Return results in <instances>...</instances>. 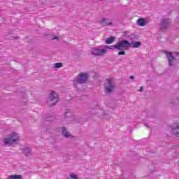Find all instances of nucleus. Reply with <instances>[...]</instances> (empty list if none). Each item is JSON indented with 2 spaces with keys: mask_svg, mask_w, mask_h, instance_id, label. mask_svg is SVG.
<instances>
[{
  "mask_svg": "<svg viewBox=\"0 0 179 179\" xmlns=\"http://www.w3.org/2000/svg\"><path fill=\"white\" fill-rule=\"evenodd\" d=\"M105 50H117L118 55H125L127 53L125 51H124V43H123V40L119 41L117 44L114 45H106L105 47Z\"/></svg>",
  "mask_w": 179,
  "mask_h": 179,
  "instance_id": "f257e3e1",
  "label": "nucleus"
},
{
  "mask_svg": "<svg viewBox=\"0 0 179 179\" xmlns=\"http://www.w3.org/2000/svg\"><path fill=\"white\" fill-rule=\"evenodd\" d=\"M142 45V43L139 41L129 43L127 40H123V50H129L130 47L132 48H139Z\"/></svg>",
  "mask_w": 179,
  "mask_h": 179,
  "instance_id": "f03ea898",
  "label": "nucleus"
},
{
  "mask_svg": "<svg viewBox=\"0 0 179 179\" xmlns=\"http://www.w3.org/2000/svg\"><path fill=\"white\" fill-rule=\"evenodd\" d=\"M58 94L55 93V92L52 91L47 99L46 102L50 107H52L58 103Z\"/></svg>",
  "mask_w": 179,
  "mask_h": 179,
  "instance_id": "7ed1b4c3",
  "label": "nucleus"
},
{
  "mask_svg": "<svg viewBox=\"0 0 179 179\" xmlns=\"http://www.w3.org/2000/svg\"><path fill=\"white\" fill-rule=\"evenodd\" d=\"M19 134L12 133L10 134L9 138H4V143L5 145H8V146H12L14 142L19 141Z\"/></svg>",
  "mask_w": 179,
  "mask_h": 179,
  "instance_id": "20e7f679",
  "label": "nucleus"
},
{
  "mask_svg": "<svg viewBox=\"0 0 179 179\" xmlns=\"http://www.w3.org/2000/svg\"><path fill=\"white\" fill-rule=\"evenodd\" d=\"M104 86L106 93H111L114 90V87H115V84L113 82V79L108 78L105 80Z\"/></svg>",
  "mask_w": 179,
  "mask_h": 179,
  "instance_id": "39448f33",
  "label": "nucleus"
},
{
  "mask_svg": "<svg viewBox=\"0 0 179 179\" xmlns=\"http://www.w3.org/2000/svg\"><path fill=\"white\" fill-rule=\"evenodd\" d=\"M87 78H89V76L86 73H81L78 77H76L74 79V82L76 83H80V84H83L86 83V80H87Z\"/></svg>",
  "mask_w": 179,
  "mask_h": 179,
  "instance_id": "423d86ee",
  "label": "nucleus"
},
{
  "mask_svg": "<svg viewBox=\"0 0 179 179\" xmlns=\"http://www.w3.org/2000/svg\"><path fill=\"white\" fill-rule=\"evenodd\" d=\"M171 23V20H170V19L164 18L161 22L160 31H164V30H167V29H169V27H170Z\"/></svg>",
  "mask_w": 179,
  "mask_h": 179,
  "instance_id": "0eeeda50",
  "label": "nucleus"
},
{
  "mask_svg": "<svg viewBox=\"0 0 179 179\" xmlns=\"http://www.w3.org/2000/svg\"><path fill=\"white\" fill-rule=\"evenodd\" d=\"M164 52L166 55V58L169 62V66H173V63L174 62V61H176V57L173 55V53L171 52L165 51Z\"/></svg>",
  "mask_w": 179,
  "mask_h": 179,
  "instance_id": "6e6552de",
  "label": "nucleus"
},
{
  "mask_svg": "<svg viewBox=\"0 0 179 179\" xmlns=\"http://www.w3.org/2000/svg\"><path fill=\"white\" fill-rule=\"evenodd\" d=\"M107 50L106 49H99V48H94L92 50V54L93 55H95L96 57L100 56V55H104L106 54Z\"/></svg>",
  "mask_w": 179,
  "mask_h": 179,
  "instance_id": "1a4fd4ad",
  "label": "nucleus"
},
{
  "mask_svg": "<svg viewBox=\"0 0 179 179\" xmlns=\"http://www.w3.org/2000/svg\"><path fill=\"white\" fill-rule=\"evenodd\" d=\"M100 23L101 26L103 27L113 26V22H111L108 18H103L102 20H101Z\"/></svg>",
  "mask_w": 179,
  "mask_h": 179,
  "instance_id": "9d476101",
  "label": "nucleus"
},
{
  "mask_svg": "<svg viewBox=\"0 0 179 179\" xmlns=\"http://www.w3.org/2000/svg\"><path fill=\"white\" fill-rule=\"evenodd\" d=\"M22 153L26 156V157H29L31 155V148H22Z\"/></svg>",
  "mask_w": 179,
  "mask_h": 179,
  "instance_id": "9b49d317",
  "label": "nucleus"
},
{
  "mask_svg": "<svg viewBox=\"0 0 179 179\" xmlns=\"http://www.w3.org/2000/svg\"><path fill=\"white\" fill-rule=\"evenodd\" d=\"M171 129L175 136H179V124H176V126H172Z\"/></svg>",
  "mask_w": 179,
  "mask_h": 179,
  "instance_id": "f8f14e48",
  "label": "nucleus"
},
{
  "mask_svg": "<svg viewBox=\"0 0 179 179\" xmlns=\"http://www.w3.org/2000/svg\"><path fill=\"white\" fill-rule=\"evenodd\" d=\"M114 41H115V37L110 36L106 39L105 44H113V43H114Z\"/></svg>",
  "mask_w": 179,
  "mask_h": 179,
  "instance_id": "ddd939ff",
  "label": "nucleus"
},
{
  "mask_svg": "<svg viewBox=\"0 0 179 179\" xmlns=\"http://www.w3.org/2000/svg\"><path fill=\"white\" fill-rule=\"evenodd\" d=\"M137 24L141 26V27H143L146 24V20L143 18H140L137 20Z\"/></svg>",
  "mask_w": 179,
  "mask_h": 179,
  "instance_id": "4468645a",
  "label": "nucleus"
},
{
  "mask_svg": "<svg viewBox=\"0 0 179 179\" xmlns=\"http://www.w3.org/2000/svg\"><path fill=\"white\" fill-rule=\"evenodd\" d=\"M62 134L63 136H65V138H69V136H71V134H69L68 131H66V128L65 127L62 128Z\"/></svg>",
  "mask_w": 179,
  "mask_h": 179,
  "instance_id": "2eb2a0df",
  "label": "nucleus"
},
{
  "mask_svg": "<svg viewBox=\"0 0 179 179\" xmlns=\"http://www.w3.org/2000/svg\"><path fill=\"white\" fill-rule=\"evenodd\" d=\"M8 179H22L21 175H10L8 176Z\"/></svg>",
  "mask_w": 179,
  "mask_h": 179,
  "instance_id": "dca6fc26",
  "label": "nucleus"
},
{
  "mask_svg": "<svg viewBox=\"0 0 179 179\" xmlns=\"http://www.w3.org/2000/svg\"><path fill=\"white\" fill-rule=\"evenodd\" d=\"M71 114L69 112V110H66V111L65 112V118L68 117H71Z\"/></svg>",
  "mask_w": 179,
  "mask_h": 179,
  "instance_id": "f3484780",
  "label": "nucleus"
},
{
  "mask_svg": "<svg viewBox=\"0 0 179 179\" xmlns=\"http://www.w3.org/2000/svg\"><path fill=\"white\" fill-rule=\"evenodd\" d=\"M55 68H62V63L55 64Z\"/></svg>",
  "mask_w": 179,
  "mask_h": 179,
  "instance_id": "a211bd4d",
  "label": "nucleus"
},
{
  "mask_svg": "<svg viewBox=\"0 0 179 179\" xmlns=\"http://www.w3.org/2000/svg\"><path fill=\"white\" fill-rule=\"evenodd\" d=\"M70 177H71V179H78V176H76L73 173L71 174Z\"/></svg>",
  "mask_w": 179,
  "mask_h": 179,
  "instance_id": "6ab92c4d",
  "label": "nucleus"
},
{
  "mask_svg": "<svg viewBox=\"0 0 179 179\" xmlns=\"http://www.w3.org/2000/svg\"><path fill=\"white\" fill-rule=\"evenodd\" d=\"M138 92H143V87H141Z\"/></svg>",
  "mask_w": 179,
  "mask_h": 179,
  "instance_id": "aec40b11",
  "label": "nucleus"
},
{
  "mask_svg": "<svg viewBox=\"0 0 179 179\" xmlns=\"http://www.w3.org/2000/svg\"><path fill=\"white\" fill-rule=\"evenodd\" d=\"M58 37L57 36H55L54 38H52V40H58Z\"/></svg>",
  "mask_w": 179,
  "mask_h": 179,
  "instance_id": "412c9836",
  "label": "nucleus"
},
{
  "mask_svg": "<svg viewBox=\"0 0 179 179\" xmlns=\"http://www.w3.org/2000/svg\"><path fill=\"white\" fill-rule=\"evenodd\" d=\"M129 78L132 80V79H135V77L134 76H131Z\"/></svg>",
  "mask_w": 179,
  "mask_h": 179,
  "instance_id": "4be33fe9",
  "label": "nucleus"
},
{
  "mask_svg": "<svg viewBox=\"0 0 179 179\" xmlns=\"http://www.w3.org/2000/svg\"><path fill=\"white\" fill-rule=\"evenodd\" d=\"M145 127H147V128H149V126L148 124H145Z\"/></svg>",
  "mask_w": 179,
  "mask_h": 179,
  "instance_id": "5701e85b",
  "label": "nucleus"
},
{
  "mask_svg": "<svg viewBox=\"0 0 179 179\" xmlns=\"http://www.w3.org/2000/svg\"><path fill=\"white\" fill-rule=\"evenodd\" d=\"M176 156H178V153H176Z\"/></svg>",
  "mask_w": 179,
  "mask_h": 179,
  "instance_id": "b1692460",
  "label": "nucleus"
}]
</instances>
